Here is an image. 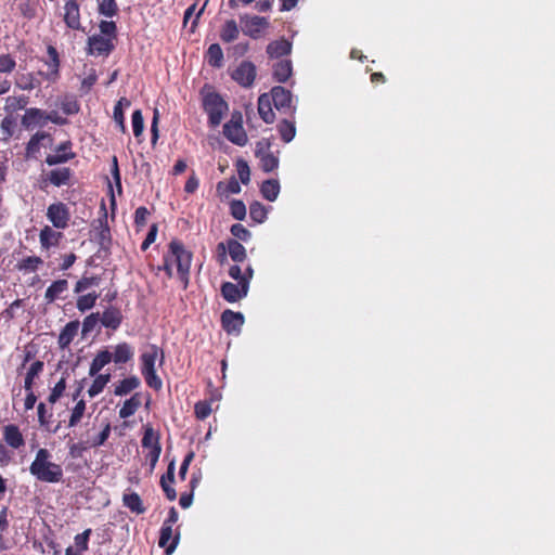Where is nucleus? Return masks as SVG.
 <instances>
[{
    "label": "nucleus",
    "instance_id": "nucleus-1",
    "mask_svg": "<svg viewBox=\"0 0 555 555\" xmlns=\"http://www.w3.org/2000/svg\"><path fill=\"white\" fill-rule=\"evenodd\" d=\"M192 262V253L188 250L184 244L177 238L171 240L168 245V251L164 255V263L158 270H164L167 278H172V266L176 264L179 279L184 284L189 283V274Z\"/></svg>",
    "mask_w": 555,
    "mask_h": 555
},
{
    "label": "nucleus",
    "instance_id": "nucleus-2",
    "mask_svg": "<svg viewBox=\"0 0 555 555\" xmlns=\"http://www.w3.org/2000/svg\"><path fill=\"white\" fill-rule=\"evenodd\" d=\"M30 474L41 482L59 483L63 480V468L51 461V453L46 448H40L35 460L29 466Z\"/></svg>",
    "mask_w": 555,
    "mask_h": 555
},
{
    "label": "nucleus",
    "instance_id": "nucleus-3",
    "mask_svg": "<svg viewBox=\"0 0 555 555\" xmlns=\"http://www.w3.org/2000/svg\"><path fill=\"white\" fill-rule=\"evenodd\" d=\"M203 109L208 115L209 125L217 127L221 124L229 106L219 93L209 91L203 95Z\"/></svg>",
    "mask_w": 555,
    "mask_h": 555
},
{
    "label": "nucleus",
    "instance_id": "nucleus-4",
    "mask_svg": "<svg viewBox=\"0 0 555 555\" xmlns=\"http://www.w3.org/2000/svg\"><path fill=\"white\" fill-rule=\"evenodd\" d=\"M271 147V139L263 138L256 143L255 149V156L259 159L260 168L267 173L274 171L280 165V152H273Z\"/></svg>",
    "mask_w": 555,
    "mask_h": 555
},
{
    "label": "nucleus",
    "instance_id": "nucleus-5",
    "mask_svg": "<svg viewBox=\"0 0 555 555\" xmlns=\"http://www.w3.org/2000/svg\"><path fill=\"white\" fill-rule=\"evenodd\" d=\"M223 134L235 145H246L248 138L243 127V115L240 111H234L231 114V119L223 126Z\"/></svg>",
    "mask_w": 555,
    "mask_h": 555
},
{
    "label": "nucleus",
    "instance_id": "nucleus-6",
    "mask_svg": "<svg viewBox=\"0 0 555 555\" xmlns=\"http://www.w3.org/2000/svg\"><path fill=\"white\" fill-rule=\"evenodd\" d=\"M73 178V171L68 167L55 168L49 172L42 173L39 178V188L46 191L49 185L61 188L64 185H70Z\"/></svg>",
    "mask_w": 555,
    "mask_h": 555
},
{
    "label": "nucleus",
    "instance_id": "nucleus-7",
    "mask_svg": "<svg viewBox=\"0 0 555 555\" xmlns=\"http://www.w3.org/2000/svg\"><path fill=\"white\" fill-rule=\"evenodd\" d=\"M270 99L280 113L294 117L296 106L293 104V94L289 90L281 86L273 87Z\"/></svg>",
    "mask_w": 555,
    "mask_h": 555
},
{
    "label": "nucleus",
    "instance_id": "nucleus-8",
    "mask_svg": "<svg viewBox=\"0 0 555 555\" xmlns=\"http://www.w3.org/2000/svg\"><path fill=\"white\" fill-rule=\"evenodd\" d=\"M46 216L55 229L64 230L69 225L70 211L68 206L62 202L50 204Z\"/></svg>",
    "mask_w": 555,
    "mask_h": 555
},
{
    "label": "nucleus",
    "instance_id": "nucleus-9",
    "mask_svg": "<svg viewBox=\"0 0 555 555\" xmlns=\"http://www.w3.org/2000/svg\"><path fill=\"white\" fill-rule=\"evenodd\" d=\"M243 24V31L246 36L258 39L262 31L269 27V21L264 16L244 14L240 16Z\"/></svg>",
    "mask_w": 555,
    "mask_h": 555
},
{
    "label": "nucleus",
    "instance_id": "nucleus-10",
    "mask_svg": "<svg viewBox=\"0 0 555 555\" xmlns=\"http://www.w3.org/2000/svg\"><path fill=\"white\" fill-rule=\"evenodd\" d=\"M257 75L256 66L250 61H243L232 73L231 78L241 87L253 86Z\"/></svg>",
    "mask_w": 555,
    "mask_h": 555
},
{
    "label": "nucleus",
    "instance_id": "nucleus-11",
    "mask_svg": "<svg viewBox=\"0 0 555 555\" xmlns=\"http://www.w3.org/2000/svg\"><path fill=\"white\" fill-rule=\"evenodd\" d=\"M114 49L115 44L111 38L102 35H93L88 38L87 53L89 55L108 56Z\"/></svg>",
    "mask_w": 555,
    "mask_h": 555
},
{
    "label": "nucleus",
    "instance_id": "nucleus-12",
    "mask_svg": "<svg viewBox=\"0 0 555 555\" xmlns=\"http://www.w3.org/2000/svg\"><path fill=\"white\" fill-rule=\"evenodd\" d=\"M76 157V153L73 152V143L67 140L60 143L53 154H48L46 157V164L49 166H55L67 163Z\"/></svg>",
    "mask_w": 555,
    "mask_h": 555
},
{
    "label": "nucleus",
    "instance_id": "nucleus-13",
    "mask_svg": "<svg viewBox=\"0 0 555 555\" xmlns=\"http://www.w3.org/2000/svg\"><path fill=\"white\" fill-rule=\"evenodd\" d=\"M63 21L69 29L85 30L81 25L80 5L77 0L65 2Z\"/></svg>",
    "mask_w": 555,
    "mask_h": 555
},
{
    "label": "nucleus",
    "instance_id": "nucleus-14",
    "mask_svg": "<svg viewBox=\"0 0 555 555\" xmlns=\"http://www.w3.org/2000/svg\"><path fill=\"white\" fill-rule=\"evenodd\" d=\"M248 286L245 283L234 284L232 282H223L220 287L222 298L228 302H237L245 298L248 294Z\"/></svg>",
    "mask_w": 555,
    "mask_h": 555
},
{
    "label": "nucleus",
    "instance_id": "nucleus-15",
    "mask_svg": "<svg viewBox=\"0 0 555 555\" xmlns=\"http://www.w3.org/2000/svg\"><path fill=\"white\" fill-rule=\"evenodd\" d=\"M244 315L230 309L221 313L220 322L224 332L228 334H238L244 324Z\"/></svg>",
    "mask_w": 555,
    "mask_h": 555
},
{
    "label": "nucleus",
    "instance_id": "nucleus-16",
    "mask_svg": "<svg viewBox=\"0 0 555 555\" xmlns=\"http://www.w3.org/2000/svg\"><path fill=\"white\" fill-rule=\"evenodd\" d=\"M48 60L44 61V64L48 66V72L42 74L44 79L50 82H56L60 78V66L61 60L60 54L55 47L49 44L47 47Z\"/></svg>",
    "mask_w": 555,
    "mask_h": 555
},
{
    "label": "nucleus",
    "instance_id": "nucleus-17",
    "mask_svg": "<svg viewBox=\"0 0 555 555\" xmlns=\"http://www.w3.org/2000/svg\"><path fill=\"white\" fill-rule=\"evenodd\" d=\"M44 140H48L50 143L53 142V138L49 132L38 131L35 134H33L25 147V158H37V155L40 152V145Z\"/></svg>",
    "mask_w": 555,
    "mask_h": 555
},
{
    "label": "nucleus",
    "instance_id": "nucleus-18",
    "mask_svg": "<svg viewBox=\"0 0 555 555\" xmlns=\"http://www.w3.org/2000/svg\"><path fill=\"white\" fill-rule=\"evenodd\" d=\"M21 124L27 130L36 126L43 127L47 124L46 112L37 107L26 108L25 114L22 116Z\"/></svg>",
    "mask_w": 555,
    "mask_h": 555
},
{
    "label": "nucleus",
    "instance_id": "nucleus-19",
    "mask_svg": "<svg viewBox=\"0 0 555 555\" xmlns=\"http://www.w3.org/2000/svg\"><path fill=\"white\" fill-rule=\"evenodd\" d=\"M180 539V533L177 532L176 535L172 534V528L169 526H163L159 531V540L158 545L163 548H165V553L167 555H170L175 552L176 547L178 546Z\"/></svg>",
    "mask_w": 555,
    "mask_h": 555
},
{
    "label": "nucleus",
    "instance_id": "nucleus-20",
    "mask_svg": "<svg viewBox=\"0 0 555 555\" xmlns=\"http://www.w3.org/2000/svg\"><path fill=\"white\" fill-rule=\"evenodd\" d=\"M3 440L12 449H20L25 446L24 436L20 427L15 424H9L3 426Z\"/></svg>",
    "mask_w": 555,
    "mask_h": 555
},
{
    "label": "nucleus",
    "instance_id": "nucleus-21",
    "mask_svg": "<svg viewBox=\"0 0 555 555\" xmlns=\"http://www.w3.org/2000/svg\"><path fill=\"white\" fill-rule=\"evenodd\" d=\"M62 238L63 233L53 230L49 225H44L39 233L40 246L44 250H49L51 247L59 246Z\"/></svg>",
    "mask_w": 555,
    "mask_h": 555
},
{
    "label": "nucleus",
    "instance_id": "nucleus-22",
    "mask_svg": "<svg viewBox=\"0 0 555 555\" xmlns=\"http://www.w3.org/2000/svg\"><path fill=\"white\" fill-rule=\"evenodd\" d=\"M124 317L121 311L116 307H108L106 308L102 317L100 318L101 324L106 327L111 328L113 331H116L122 323Z\"/></svg>",
    "mask_w": 555,
    "mask_h": 555
},
{
    "label": "nucleus",
    "instance_id": "nucleus-23",
    "mask_svg": "<svg viewBox=\"0 0 555 555\" xmlns=\"http://www.w3.org/2000/svg\"><path fill=\"white\" fill-rule=\"evenodd\" d=\"M175 482V461L168 464L167 472L160 477V487L169 501L177 499V492L171 485Z\"/></svg>",
    "mask_w": 555,
    "mask_h": 555
},
{
    "label": "nucleus",
    "instance_id": "nucleus-24",
    "mask_svg": "<svg viewBox=\"0 0 555 555\" xmlns=\"http://www.w3.org/2000/svg\"><path fill=\"white\" fill-rule=\"evenodd\" d=\"M92 533L90 528L83 532L76 534L74 538L75 547L69 546L65 551V555H82L89 548V538Z\"/></svg>",
    "mask_w": 555,
    "mask_h": 555
},
{
    "label": "nucleus",
    "instance_id": "nucleus-25",
    "mask_svg": "<svg viewBox=\"0 0 555 555\" xmlns=\"http://www.w3.org/2000/svg\"><path fill=\"white\" fill-rule=\"evenodd\" d=\"M141 386V380L138 376L131 375L115 384L114 395L116 397H124L135 390Z\"/></svg>",
    "mask_w": 555,
    "mask_h": 555
},
{
    "label": "nucleus",
    "instance_id": "nucleus-26",
    "mask_svg": "<svg viewBox=\"0 0 555 555\" xmlns=\"http://www.w3.org/2000/svg\"><path fill=\"white\" fill-rule=\"evenodd\" d=\"M142 405V393L134 392L129 399L125 400L124 404L118 411L120 418L126 420L135 414Z\"/></svg>",
    "mask_w": 555,
    "mask_h": 555
},
{
    "label": "nucleus",
    "instance_id": "nucleus-27",
    "mask_svg": "<svg viewBox=\"0 0 555 555\" xmlns=\"http://www.w3.org/2000/svg\"><path fill=\"white\" fill-rule=\"evenodd\" d=\"M158 353H159V347L156 345H151L149 347V349L140 356L141 373L156 371L155 363H156Z\"/></svg>",
    "mask_w": 555,
    "mask_h": 555
},
{
    "label": "nucleus",
    "instance_id": "nucleus-28",
    "mask_svg": "<svg viewBox=\"0 0 555 555\" xmlns=\"http://www.w3.org/2000/svg\"><path fill=\"white\" fill-rule=\"evenodd\" d=\"M78 328H79V321H77V320L68 322L63 327V330L61 331V333L59 335V340H57L59 346L62 349L67 348L72 344V341L74 340V338L76 337V335L78 333Z\"/></svg>",
    "mask_w": 555,
    "mask_h": 555
},
{
    "label": "nucleus",
    "instance_id": "nucleus-29",
    "mask_svg": "<svg viewBox=\"0 0 555 555\" xmlns=\"http://www.w3.org/2000/svg\"><path fill=\"white\" fill-rule=\"evenodd\" d=\"M258 113L261 119L267 124H272L275 119V114L272 109V101L269 94H261L258 98Z\"/></svg>",
    "mask_w": 555,
    "mask_h": 555
},
{
    "label": "nucleus",
    "instance_id": "nucleus-30",
    "mask_svg": "<svg viewBox=\"0 0 555 555\" xmlns=\"http://www.w3.org/2000/svg\"><path fill=\"white\" fill-rule=\"evenodd\" d=\"M240 36V28L235 20H227L220 28L219 37L223 43H231Z\"/></svg>",
    "mask_w": 555,
    "mask_h": 555
},
{
    "label": "nucleus",
    "instance_id": "nucleus-31",
    "mask_svg": "<svg viewBox=\"0 0 555 555\" xmlns=\"http://www.w3.org/2000/svg\"><path fill=\"white\" fill-rule=\"evenodd\" d=\"M133 349L128 343H119L114 347L112 361L116 364H125L133 358Z\"/></svg>",
    "mask_w": 555,
    "mask_h": 555
},
{
    "label": "nucleus",
    "instance_id": "nucleus-32",
    "mask_svg": "<svg viewBox=\"0 0 555 555\" xmlns=\"http://www.w3.org/2000/svg\"><path fill=\"white\" fill-rule=\"evenodd\" d=\"M292 51V43L286 39L272 41L267 47V53L271 59L288 55Z\"/></svg>",
    "mask_w": 555,
    "mask_h": 555
},
{
    "label": "nucleus",
    "instance_id": "nucleus-33",
    "mask_svg": "<svg viewBox=\"0 0 555 555\" xmlns=\"http://www.w3.org/2000/svg\"><path fill=\"white\" fill-rule=\"evenodd\" d=\"M112 362V352L107 349L100 350L92 359L89 367V375L95 376L100 371Z\"/></svg>",
    "mask_w": 555,
    "mask_h": 555
},
{
    "label": "nucleus",
    "instance_id": "nucleus-34",
    "mask_svg": "<svg viewBox=\"0 0 555 555\" xmlns=\"http://www.w3.org/2000/svg\"><path fill=\"white\" fill-rule=\"evenodd\" d=\"M68 289V282L65 279H60L51 283L44 293V299L48 304L54 302L61 294Z\"/></svg>",
    "mask_w": 555,
    "mask_h": 555
},
{
    "label": "nucleus",
    "instance_id": "nucleus-35",
    "mask_svg": "<svg viewBox=\"0 0 555 555\" xmlns=\"http://www.w3.org/2000/svg\"><path fill=\"white\" fill-rule=\"evenodd\" d=\"M44 363L41 360L34 361L27 370L24 379V389L31 390L34 389L35 379L39 377V375L43 372Z\"/></svg>",
    "mask_w": 555,
    "mask_h": 555
},
{
    "label": "nucleus",
    "instance_id": "nucleus-36",
    "mask_svg": "<svg viewBox=\"0 0 555 555\" xmlns=\"http://www.w3.org/2000/svg\"><path fill=\"white\" fill-rule=\"evenodd\" d=\"M229 256L235 262H243L247 258L246 248L235 238H229L225 243Z\"/></svg>",
    "mask_w": 555,
    "mask_h": 555
},
{
    "label": "nucleus",
    "instance_id": "nucleus-37",
    "mask_svg": "<svg viewBox=\"0 0 555 555\" xmlns=\"http://www.w3.org/2000/svg\"><path fill=\"white\" fill-rule=\"evenodd\" d=\"M207 63L215 68H220L223 65V51L219 43H211L205 54Z\"/></svg>",
    "mask_w": 555,
    "mask_h": 555
},
{
    "label": "nucleus",
    "instance_id": "nucleus-38",
    "mask_svg": "<svg viewBox=\"0 0 555 555\" xmlns=\"http://www.w3.org/2000/svg\"><path fill=\"white\" fill-rule=\"evenodd\" d=\"M292 62L282 60L273 66V78L279 82H285L292 75Z\"/></svg>",
    "mask_w": 555,
    "mask_h": 555
},
{
    "label": "nucleus",
    "instance_id": "nucleus-39",
    "mask_svg": "<svg viewBox=\"0 0 555 555\" xmlns=\"http://www.w3.org/2000/svg\"><path fill=\"white\" fill-rule=\"evenodd\" d=\"M261 195L269 202H274L280 193V183L275 179H269L262 182L260 186Z\"/></svg>",
    "mask_w": 555,
    "mask_h": 555
},
{
    "label": "nucleus",
    "instance_id": "nucleus-40",
    "mask_svg": "<svg viewBox=\"0 0 555 555\" xmlns=\"http://www.w3.org/2000/svg\"><path fill=\"white\" fill-rule=\"evenodd\" d=\"M130 105L131 102L127 98H121L114 106L113 117L122 133L127 131L122 107H129Z\"/></svg>",
    "mask_w": 555,
    "mask_h": 555
},
{
    "label": "nucleus",
    "instance_id": "nucleus-41",
    "mask_svg": "<svg viewBox=\"0 0 555 555\" xmlns=\"http://www.w3.org/2000/svg\"><path fill=\"white\" fill-rule=\"evenodd\" d=\"M278 132L285 143H289L296 134V126L294 120H288L286 118L282 119L278 124Z\"/></svg>",
    "mask_w": 555,
    "mask_h": 555
},
{
    "label": "nucleus",
    "instance_id": "nucleus-42",
    "mask_svg": "<svg viewBox=\"0 0 555 555\" xmlns=\"http://www.w3.org/2000/svg\"><path fill=\"white\" fill-rule=\"evenodd\" d=\"M122 503L132 513H135L138 515L143 514L145 512V507L143 506L142 500L140 495L135 492L125 493L122 496Z\"/></svg>",
    "mask_w": 555,
    "mask_h": 555
},
{
    "label": "nucleus",
    "instance_id": "nucleus-43",
    "mask_svg": "<svg viewBox=\"0 0 555 555\" xmlns=\"http://www.w3.org/2000/svg\"><path fill=\"white\" fill-rule=\"evenodd\" d=\"M93 377H94V379L88 389V395L90 398H94L98 395H100L104 390L105 386L109 383L112 376L109 373H105V374L98 373Z\"/></svg>",
    "mask_w": 555,
    "mask_h": 555
},
{
    "label": "nucleus",
    "instance_id": "nucleus-44",
    "mask_svg": "<svg viewBox=\"0 0 555 555\" xmlns=\"http://www.w3.org/2000/svg\"><path fill=\"white\" fill-rule=\"evenodd\" d=\"M102 279L100 275H86L83 274L75 284L74 293L81 294L92 286H99Z\"/></svg>",
    "mask_w": 555,
    "mask_h": 555
},
{
    "label": "nucleus",
    "instance_id": "nucleus-45",
    "mask_svg": "<svg viewBox=\"0 0 555 555\" xmlns=\"http://www.w3.org/2000/svg\"><path fill=\"white\" fill-rule=\"evenodd\" d=\"M87 409L86 401L83 399H79L75 406L70 411L69 420L67 423V427H76L82 420L85 412Z\"/></svg>",
    "mask_w": 555,
    "mask_h": 555
},
{
    "label": "nucleus",
    "instance_id": "nucleus-46",
    "mask_svg": "<svg viewBox=\"0 0 555 555\" xmlns=\"http://www.w3.org/2000/svg\"><path fill=\"white\" fill-rule=\"evenodd\" d=\"M43 263V260L38 256H28L23 258L16 263V269L24 272H35Z\"/></svg>",
    "mask_w": 555,
    "mask_h": 555
},
{
    "label": "nucleus",
    "instance_id": "nucleus-47",
    "mask_svg": "<svg viewBox=\"0 0 555 555\" xmlns=\"http://www.w3.org/2000/svg\"><path fill=\"white\" fill-rule=\"evenodd\" d=\"M98 12L100 15L112 18L118 15L119 8L116 0H99Z\"/></svg>",
    "mask_w": 555,
    "mask_h": 555
},
{
    "label": "nucleus",
    "instance_id": "nucleus-48",
    "mask_svg": "<svg viewBox=\"0 0 555 555\" xmlns=\"http://www.w3.org/2000/svg\"><path fill=\"white\" fill-rule=\"evenodd\" d=\"M67 373H64L60 380L54 385V387L51 389L49 396H48V402L50 404L56 403L61 397L64 395L66 390V380H67Z\"/></svg>",
    "mask_w": 555,
    "mask_h": 555
},
{
    "label": "nucleus",
    "instance_id": "nucleus-49",
    "mask_svg": "<svg viewBox=\"0 0 555 555\" xmlns=\"http://www.w3.org/2000/svg\"><path fill=\"white\" fill-rule=\"evenodd\" d=\"M98 298L99 294H96L95 292L80 295L77 298L76 307L80 312H85L87 310L92 309L95 306Z\"/></svg>",
    "mask_w": 555,
    "mask_h": 555
},
{
    "label": "nucleus",
    "instance_id": "nucleus-50",
    "mask_svg": "<svg viewBox=\"0 0 555 555\" xmlns=\"http://www.w3.org/2000/svg\"><path fill=\"white\" fill-rule=\"evenodd\" d=\"M15 119L12 116H5L0 124V140L8 142L14 133Z\"/></svg>",
    "mask_w": 555,
    "mask_h": 555
},
{
    "label": "nucleus",
    "instance_id": "nucleus-51",
    "mask_svg": "<svg viewBox=\"0 0 555 555\" xmlns=\"http://www.w3.org/2000/svg\"><path fill=\"white\" fill-rule=\"evenodd\" d=\"M267 215V208L260 202L255 201L249 205V216L255 222H264Z\"/></svg>",
    "mask_w": 555,
    "mask_h": 555
},
{
    "label": "nucleus",
    "instance_id": "nucleus-52",
    "mask_svg": "<svg viewBox=\"0 0 555 555\" xmlns=\"http://www.w3.org/2000/svg\"><path fill=\"white\" fill-rule=\"evenodd\" d=\"M8 508L3 507L0 511V552H3L9 548L8 541L4 538V532L8 530Z\"/></svg>",
    "mask_w": 555,
    "mask_h": 555
},
{
    "label": "nucleus",
    "instance_id": "nucleus-53",
    "mask_svg": "<svg viewBox=\"0 0 555 555\" xmlns=\"http://www.w3.org/2000/svg\"><path fill=\"white\" fill-rule=\"evenodd\" d=\"M29 102V98L27 95H18V96H8L5 108L8 111H18L26 108Z\"/></svg>",
    "mask_w": 555,
    "mask_h": 555
},
{
    "label": "nucleus",
    "instance_id": "nucleus-54",
    "mask_svg": "<svg viewBox=\"0 0 555 555\" xmlns=\"http://www.w3.org/2000/svg\"><path fill=\"white\" fill-rule=\"evenodd\" d=\"M37 415L40 427L50 430V423L53 414L52 412H48L44 402H39V404L37 405Z\"/></svg>",
    "mask_w": 555,
    "mask_h": 555
},
{
    "label": "nucleus",
    "instance_id": "nucleus-55",
    "mask_svg": "<svg viewBox=\"0 0 555 555\" xmlns=\"http://www.w3.org/2000/svg\"><path fill=\"white\" fill-rule=\"evenodd\" d=\"M230 214L234 219H236L238 221L244 220L246 217L245 204L240 199H233L230 203Z\"/></svg>",
    "mask_w": 555,
    "mask_h": 555
},
{
    "label": "nucleus",
    "instance_id": "nucleus-56",
    "mask_svg": "<svg viewBox=\"0 0 555 555\" xmlns=\"http://www.w3.org/2000/svg\"><path fill=\"white\" fill-rule=\"evenodd\" d=\"M211 413V403L210 401L203 400L198 401L194 405V414L197 420L204 421L206 420Z\"/></svg>",
    "mask_w": 555,
    "mask_h": 555
},
{
    "label": "nucleus",
    "instance_id": "nucleus-57",
    "mask_svg": "<svg viewBox=\"0 0 555 555\" xmlns=\"http://www.w3.org/2000/svg\"><path fill=\"white\" fill-rule=\"evenodd\" d=\"M101 35L111 38L112 40L117 37V25L114 21H101L99 24Z\"/></svg>",
    "mask_w": 555,
    "mask_h": 555
},
{
    "label": "nucleus",
    "instance_id": "nucleus-58",
    "mask_svg": "<svg viewBox=\"0 0 555 555\" xmlns=\"http://www.w3.org/2000/svg\"><path fill=\"white\" fill-rule=\"evenodd\" d=\"M217 190L222 193L237 194L241 192V185L235 177H232L227 183L219 182Z\"/></svg>",
    "mask_w": 555,
    "mask_h": 555
},
{
    "label": "nucleus",
    "instance_id": "nucleus-59",
    "mask_svg": "<svg viewBox=\"0 0 555 555\" xmlns=\"http://www.w3.org/2000/svg\"><path fill=\"white\" fill-rule=\"evenodd\" d=\"M132 130L135 138H139L144 130V119L141 109H135L131 117Z\"/></svg>",
    "mask_w": 555,
    "mask_h": 555
},
{
    "label": "nucleus",
    "instance_id": "nucleus-60",
    "mask_svg": "<svg viewBox=\"0 0 555 555\" xmlns=\"http://www.w3.org/2000/svg\"><path fill=\"white\" fill-rule=\"evenodd\" d=\"M141 374L150 388L154 389L155 391H159L163 388V380L157 375L156 371Z\"/></svg>",
    "mask_w": 555,
    "mask_h": 555
},
{
    "label": "nucleus",
    "instance_id": "nucleus-61",
    "mask_svg": "<svg viewBox=\"0 0 555 555\" xmlns=\"http://www.w3.org/2000/svg\"><path fill=\"white\" fill-rule=\"evenodd\" d=\"M61 108H62L63 113L66 115H75V114L79 113L80 105L76 99L65 98L61 102Z\"/></svg>",
    "mask_w": 555,
    "mask_h": 555
},
{
    "label": "nucleus",
    "instance_id": "nucleus-62",
    "mask_svg": "<svg viewBox=\"0 0 555 555\" xmlns=\"http://www.w3.org/2000/svg\"><path fill=\"white\" fill-rule=\"evenodd\" d=\"M16 62L10 54L0 55V74H10L15 69Z\"/></svg>",
    "mask_w": 555,
    "mask_h": 555
},
{
    "label": "nucleus",
    "instance_id": "nucleus-63",
    "mask_svg": "<svg viewBox=\"0 0 555 555\" xmlns=\"http://www.w3.org/2000/svg\"><path fill=\"white\" fill-rule=\"evenodd\" d=\"M159 442V436L154 434V430L152 427H146L142 437V447L153 450V446Z\"/></svg>",
    "mask_w": 555,
    "mask_h": 555
},
{
    "label": "nucleus",
    "instance_id": "nucleus-64",
    "mask_svg": "<svg viewBox=\"0 0 555 555\" xmlns=\"http://www.w3.org/2000/svg\"><path fill=\"white\" fill-rule=\"evenodd\" d=\"M230 232L235 238L243 242H247L251 236L250 232L242 223H234Z\"/></svg>",
    "mask_w": 555,
    "mask_h": 555
}]
</instances>
